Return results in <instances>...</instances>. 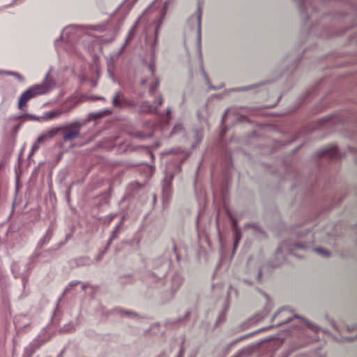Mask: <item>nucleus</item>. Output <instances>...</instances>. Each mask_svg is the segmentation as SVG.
<instances>
[{"instance_id":"obj_1","label":"nucleus","mask_w":357,"mask_h":357,"mask_svg":"<svg viewBox=\"0 0 357 357\" xmlns=\"http://www.w3.org/2000/svg\"><path fill=\"white\" fill-rule=\"evenodd\" d=\"M82 123L76 121L69 124L65 128L64 133L63 134V139L64 142H71L77 138L80 135V128Z\"/></svg>"},{"instance_id":"obj_2","label":"nucleus","mask_w":357,"mask_h":357,"mask_svg":"<svg viewBox=\"0 0 357 357\" xmlns=\"http://www.w3.org/2000/svg\"><path fill=\"white\" fill-rule=\"evenodd\" d=\"M59 130H60V128H50V129L45 131L40 136H38L36 142L33 143L31 153H33L34 151H37L38 149H39L40 148V146L42 144L50 140V139L53 138L54 136H55L57 134V132L59 131Z\"/></svg>"},{"instance_id":"obj_3","label":"nucleus","mask_w":357,"mask_h":357,"mask_svg":"<svg viewBox=\"0 0 357 357\" xmlns=\"http://www.w3.org/2000/svg\"><path fill=\"white\" fill-rule=\"evenodd\" d=\"M33 90L35 97L46 93L52 89V84L50 79L47 76L41 84H35L31 86Z\"/></svg>"},{"instance_id":"obj_4","label":"nucleus","mask_w":357,"mask_h":357,"mask_svg":"<svg viewBox=\"0 0 357 357\" xmlns=\"http://www.w3.org/2000/svg\"><path fill=\"white\" fill-rule=\"evenodd\" d=\"M34 97V91L32 87L31 86L29 89H26L24 92L22 93L18 102L19 108L22 109L23 107L26 106V101Z\"/></svg>"},{"instance_id":"obj_5","label":"nucleus","mask_w":357,"mask_h":357,"mask_svg":"<svg viewBox=\"0 0 357 357\" xmlns=\"http://www.w3.org/2000/svg\"><path fill=\"white\" fill-rule=\"evenodd\" d=\"M64 112L61 110H53L50 111L44 114L43 115V121H48L54 119L59 118V116H61V114H63Z\"/></svg>"},{"instance_id":"obj_6","label":"nucleus","mask_w":357,"mask_h":357,"mask_svg":"<svg viewBox=\"0 0 357 357\" xmlns=\"http://www.w3.org/2000/svg\"><path fill=\"white\" fill-rule=\"evenodd\" d=\"M121 97V93L120 92H117L115 95V96L113 98V105L114 106H119L120 104H119V99Z\"/></svg>"},{"instance_id":"obj_7","label":"nucleus","mask_w":357,"mask_h":357,"mask_svg":"<svg viewBox=\"0 0 357 357\" xmlns=\"http://www.w3.org/2000/svg\"><path fill=\"white\" fill-rule=\"evenodd\" d=\"M29 118L33 121H41L43 120V116L30 115Z\"/></svg>"},{"instance_id":"obj_8","label":"nucleus","mask_w":357,"mask_h":357,"mask_svg":"<svg viewBox=\"0 0 357 357\" xmlns=\"http://www.w3.org/2000/svg\"><path fill=\"white\" fill-rule=\"evenodd\" d=\"M316 252H319V253H320L321 255H324L328 254L327 252H326V251H324L323 250H320V248H317L316 249Z\"/></svg>"},{"instance_id":"obj_9","label":"nucleus","mask_w":357,"mask_h":357,"mask_svg":"<svg viewBox=\"0 0 357 357\" xmlns=\"http://www.w3.org/2000/svg\"><path fill=\"white\" fill-rule=\"evenodd\" d=\"M199 30L200 31V16L199 17Z\"/></svg>"},{"instance_id":"obj_10","label":"nucleus","mask_w":357,"mask_h":357,"mask_svg":"<svg viewBox=\"0 0 357 357\" xmlns=\"http://www.w3.org/2000/svg\"><path fill=\"white\" fill-rule=\"evenodd\" d=\"M162 98H160V100H159V105H161L162 104Z\"/></svg>"},{"instance_id":"obj_11","label":"nucleus","mask_w":357,"mask_h":357,"mask_svg":"<svg viewBox=\"0 0 357 357\" xmlns=\"http://www.w3.org/2000/svg\"><path fill=\"white\" fill-rule=\"evenodd\" d=\"M99 98V99H100V100H104V98Z\"/></svg>"}]
</instances>
